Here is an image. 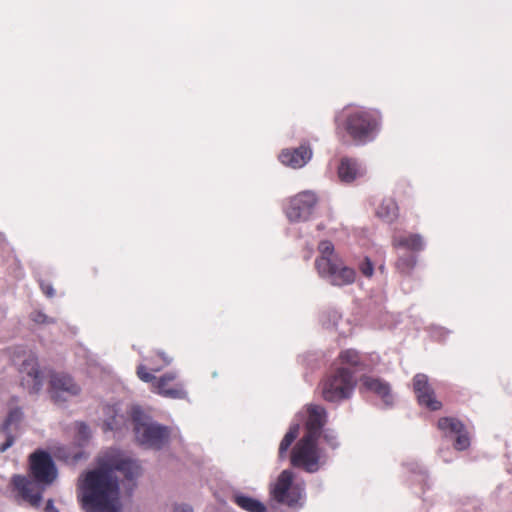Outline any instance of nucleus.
<instances>
[{
	"label": "nucleus",
	"instance_id": "nucleus-36",
	"mask_svg": "<svg viewBox=\"0 0 512 512\" xmlns=\"http://www.w3.org/2000/svg\"><path fill=\"white\" fill-rule=\"evenodd\" d=\"M314 265H315L316 270L320 272V258L319 257H317L315 259Z\"/></svg>",
	"mask_w": 512,
	"mask_h": 512
},
{
	"label": "nucleus",
	"instance_id": "nucleus-12",
	"mask_svg": "<svg viewBox=\"0 0 512 512\" xmlns=\"http://www.w3.org/2000/svg\"><path fill=\"white\" fill-rule=\"evenodd\" d=\"M24 414L20 407L11 408L0 426V432L5 436V442L0 445V453H4L15 442L19 434L20 425L23 421Z\"/></svg>",
	"mask_w": 512,
	"mask_h": 512
},
{
	"label": "nucleus",
	"instance_id": "nucleus-18",
	"mask_svg": "<svg viewBox=\"0 0 512 512\" xmlns=\"http://www.w3.org/2000/svg\"><path fill=\"white\" fill-rule=\"evenodd\" d=\"M361 382L367 391L380 397L385 406L390 407L393 405L394 397L391 393L390 385L387 382L371 376H363Z\"/></svg>",
	"mask_w": 512,
	"mask_h": 512
},
{
	"label": "nucleus",
	"instance_id": "nucleus-11",
	"mask_svg": "<svg viewBox=\"0 0 512 512\" xmlns=\"http://www.w3.org/2000/svg\"><path fill=\"white\" fill-rule=\"evenodd\" d=\"M30 473L38 483L50 484L57 477V470L50 454L43 450L32 453L29 457Z\"/></svg>",
	"mask_w": 512,
	"mask_h": 512
},
{
	"label": "nucleus",
	"instance_id": "nucleus-28",
	"mask_svg": "<svg viewBox=\"0 0 512 512\" xmlns=\"http://www.w3.org/2000/svg\"><path fill=\"white\" fill-rule=\"evenodd\" d=\"M324 416L325 412L322 409V426L324 425ZM322 439H324L325 442L333 449L338 446L337 435L334 431L324 430L322 428Z\"/></svg>",
	"mask_w": 512,
	"mask_h": 512
},
{
	"label": "nucleus",
	"instance_id": "nucleus-33",
	"mask_svg": "<svg viewBox=\"0 0 512 512\" xmlns=\"http://www.w3.org/2000/svg\"><path fill=\"white\" fill-rule=\"evenodd\" d=\"M31 319L36 322V323H39V324H43V323H48V317L42 313V312H39V311H35L31 314Z\"/></svg>",
	"mask_w": 512,
	"mask_h": 512
},
{
	"label": "nucleus",
	"instance_id": "nucleus-31",
	"mask_svg": "<svg viewBox=\"0 0 512 512\" xmlns=\"http://www.w3.org/2000/svg\"><path fill=\"white\" fill-rule=\"evenodd\" d=\"M77 432L81 440L87 441L90 437L89 427L84 422H78L76 424Z\"/></svg>",
	"mask_w": 512,
	"mask_h": 512
},
{
	"label": "nucleus",
	"instance_id": "nucleus-27",
	"mask_svg": "<svg viewBox=\"0 0 512 512\" xmlns=\"http://www.w3.org/2000/svg\"><path fill=\"white\" fill-rule=\"evenodd\" d=\"M340 360L343 364L357 367L361 364L360 356L356 350L348 349L340 354Z\"/></svg>",
	"mask_w": 512,
	"mask_h": 512
},
{
	"label": "nucleus",
	"instance_id": "nucleus-20",
	"mask_svg": "<svg viewBox=\"0 0 512 512\" xmlns=\"http://www.w3.org/2000/svg\"><path fill=\"white\" fill-rule=\"evenodd\" d=\"M105 415L107 416L103 423L105 431H121L123 428H127V418L124 415L118 414L114 407L107 406L105 408Z\"/></svg>",
	"mask_w": 512,
	"mask_h": 512
},
{
	"label": "nucleus",
	"instance_id": "nucleus-26",
	"mask_svg": "<svg viewBox=\"0 0 512 512\" xmlns=\"http://www.w3.org/2000/svg\"><path fill=\"white\" fill-rule=\"evenodd\" d=\"M395 245L402 246L413 251H420L424 248V241L419 234L395 239Z\"/></svg>",
	"mask_w": 512,
	"mask_h": 512
},
{
	"label": "nucleus",
	"instance_id": "nucleus-35",
	"mask_svg": "<svg viewBox=\"0 0 512 512\" xmlns=\"http://www.w3.org/2000/svg\"><path fill=\"white\" fill-rule=\"evenodd\" d=\"M45 511L46 512H59V510L57 508H55V506L53 505V500H51V499H49L47 501Z\"/></svg>",
	"mask_w": 512,
	"mask_h": 512
},
{
	"label": "nucleus",
	"instance_id": "nucleus-1",
	"mask_svg": "<svg viewBox=\"0 0 512 512\" xmlns=\"http://www.w3.org/2000/svg\"><path fill=\"white\" fill-rule=\"evenodd\" d=\"M140 473L139 464L118 449H109L96 458V467L79 479V499L86 512H118L120 509L119 475L133 480Z\"/></svg>",
	"mask_w": 512,
	"mask_h": 512
},
{
	"label": "nucleus",
	"instance_id": "nucleus-37",
	"mask_svg": "<svg viewBox=\"0 0 512 512\" xmlns=\"http://www.w3.org/2000/svg\"><path fill=\"white\" fill-rule=\"evenodd\" d=\"M338 319H340V315L338 313H335L333 316V325L337 324Z\"/></svg>",
	"mask_w": 512,
	"mask_h": 512
},
{
	"label": "nucleus",
	"instance_id": "nucleus-22",
	"mask_svg": "<svg viewBox=\"0 0 512 512\" xmlns=\"http://www.w3.org/2000/svg\"><path fill=\"white\" fill-rule=\"evenodd\" d=\"M233 501L243 510L247 512H266V506L257 499L246 495H235Z\"/></svg>",
	"mask_w": 512,
	"mask_h": 512
},
{
	"label": "nucleus",
	"instance_id": "nucleus-21",
	"mask_svg": "<svg viewBox=\"0 0 512 512\" xmlns=\"http://www.w3.org/2000/svg\"><path fill=\"white\" fill-rule=\"evenodd\" d=\"M147 364H144L148 368V372L154 374L163 370L169 366L172 362V357L163 351H155L153 354L145 358Z\"/></svg>",
	"mask_w": 512,
	"mask_h": 512
},
{
	"label": "nucleus",
	"instance_id": "nucleus-30",
	"mask_svg": "<svg viewBox=\"0 0 512 512\" xmlns=\"http://www.w3.org/2000/svg\"><path fill=\"white\" fill-rule=\"evenodd\" d=\"M416 263V259L414 256L408 255L406 257H401L398 260V268L401 269L403 272H408L410 269L414 267Z\"/></svg>",
	"mask_w": 512,
	"mask_h": 512
},
{
	"label": "nucleus",
	"instance_id": "nucleus-14",
	"mask_svg": "<svg viewBox=\"0 0 512 512\" xmlns=\"http://www.w3.org/2000/svg\"><path fill=\"white\" fill-rule=\"evenodd\" d=\"M312 158V149L307 144H302L296 148L282 149L278 155V160L285 166L292 169H299L305 166Z\"/></svg>",
	"mask_w": 512,
	"mask_h": 512
},
{
	"label": "nucleus",
	"instance_id": "nucleus-16",
	"mask_svg": "<svg viewBox=\"0 0 512 512\" xmlns=\"http://www.w3.org/2000/svg\"><path fill=\"white\" fill-rule=\"evenodd\" d=\"M21 371L26 374L23 383L29 385L30 393H38L43 387V375L39 369L37 358L34 355L26 358L21 365Z\"/></svg>",
	"mask_w": 512,
	"mask_h": 512
},
{
	"label": "nucleus",
	"instance_id": "nucleus-24",
	"mask_svg": "<svg viewBox=\"0 0 512 512\" xmlns=\"http://www.w3.org/2000/svg\"><path fill=\"white\" fill-rule=\"evenodd\" d=\"M398 207L393 199H385L377 208L376 214L386 222H392L397 217Z\"/></svg>",
	"mask_w": 512,
	"mask_h": 512
},
{
	"label": "nucleus",
	"instance_id": "nucleus-9",
	"mask_svg": "<svg viewBox=\"0 0 512 512\" xmlns=\"http://www.w3.org/2000/svg\"><path fill=\"white\" fill-rule=\"evenodd\" d=\"M80 385L73 377L64 372H53L49 379V394L55 403L67 401L70 397L79 395Z\"/></svg>",
	"mask_w": 512,
	"mask_h": 512
},
{
	"label": "nucleus",
	"instance_id": "nucleus-8",
	"mask_svg": "<svg viewBox=\"0 0 512 512\" xmlns=\"http://www.w3.org/2000/svg\"><path fill=\"white\" fill-rule=\"evenodd\" d=\"M294 475L290 470H283L271 488V496L281 504L296 506L302 497V488L293 483Z\"/></svg>",
	"mask_w": 512,
	"mask_h": 512
},
{
	"label": "nucleus",
	"instance_id": "nucleus-10",
	"mask_svg": "<svg viewBox=\"0 0 512 512\" xmlns=\"http://www.w3.org/2000/svg\"><path fill=\"white\" fill-rule=\"evenodd\" d=\"M317 202L318 198L315 193L301 192L288 201L285 214L291 222L305 221L315 210Z\"/></svg>",
	"mask_w": 512,
	"mask_h": 512
},
{
	"label": "nucleus",
	"instance_id": "nucleus-38",
	"mask_svg": "<svg viewBox=\"0 0 512 512\" xmlns=\"http://www.w3.org/2000/svg\"><path fill=\"white\" fill-rule=\"evenodd\" d=\"M45 293L48 295V296H52L53 295V289L52 287H48L46 290H44Z\"/></svg>",
	"mask_w": 512,
	"mask_h": 512
},
{
	"label": "nucleus",
	"instance_id": "nucleus-5",
	"mask_svg": "<svg viewBox=\"0 0 512 512\" xmlns=\"http://www.w3.org/2000/svg\"><path fill=\"white\" fill-rule=\"evenodd\" d=\"M326 261V277L332 285L343 286L354 282L356 273L342 264L330 241H322V261Z\"/></svg>",
	"mask_w": 512,
	"mask_h": 512
},
{
	"label": "nucleus",
	"instance_id": "nucleus-34",
	"mask_svg": "<svg viewBox=\"0 0 512 512\" xmlns=\"http://www.w3.org/2000/svg\"><path fill=\"white\" fill-rule=\"evenodd\" d=\"M173 512H193V509L189 505H177Z\"/></svg>",
	"mask_w": 512,
	"mask_h": 512
},
{
	"label": "nucleus",
	"instance_id": "nucleus-29",
	"mask_svg": "<svg viewBox=\"0 0 512 512\" xmlns=\"http://www.w3.org/2000/svg\"><path fill=\"white\" fill-rule=\"evenodd\" d=\"M456 440L454 443V447L457 450H465L470 445V439L466 432V430H462L461 432L455 434Z\"/></svg>",
	"mask_w": 512,
	"mask_h": 512
},
{
	"label": "nucleus",
	"instance_id": "nucleus-3",
	"mask_svg": "<svg viewBox=\"0 0 512 512\" xmlns=\"http://www.w3.org/2000/svg\"><path fill=\"white\" fill-rule=\"evenodd\" d=\"M131 417L135 438L139 444L160 449L168 442V427L152 422L139 408L133 409Z\"/></svg>",
	"mask_w": 512,
	"mask_h": 512
},
{
	"label": "nucleus",
	"instance_id": "nucleus-4",
	"mask_svg": "<svg viewBox=\"0 0 512 512\" xmlns=\"http://www.w3.org/2000/svg\"><path fill=\"white\" fill-rule=\"evenodd\" d=\"M136 374L141 381L151 384V391L153 393L170 399L187 398V391L183 383H173L177 378L175 372H167L160 377H156L151 372H148V368L145 365L139 364Z\"/></svg>",
	"mask_w": 512,
	"mask_h": 512
},
{
	"label": "nucleus",
	"instance_id": "nucleus-25",
	"mask_svg": "<svg viewBox=\"0 0 512 512\" xmlns=\"http://www.w3.org/2000/svg\"><path fill=\"white\" fill-rule=\"evenodd\" d=\"M299 434V425L294 424L291 425L287 433L284 435L282 441L279 445V458L284 459L286 457V453L290 448L291 444L295 441Z\"/></svg>",
	"mask_w": 512,
	"mask_h": 512
},
{
	"label": "nucleus",
	"instance_id": "nucleus-15",
	"mask_svg": "<svg viewBox=\"0 0 512 512\" xmlns=\"http://www.w3.org/2000/svg\"><path fill=\"white\" fill-rule=\"evenodd\" d=\"M366 167L363 163L354 158L342 157L337 165V175L341 182L352 183L364 177Z\"/></svg>",
	"mask_w": 512,
	"mask_h": 512
},
{
	"label": "nucleus",
	"instance_id": "nucleus-23",
	"mask_svg": "<svg viewBox=\"0 0 512 512\" xmlns=\"http://www.w3.org/2000/svg\"><path fill=\"white\" fill-rule=\"evenodd\" d=\"M438 428L443 431L446 436H455V434L465 429L463 423L453 417H443L439 419Z\"/></svg>",
	"mask_w": 512,
	"mask_h": 512
},
{
	"label": "nucleus",
	"instance_id": "nucleus-17",
	"mask_svg": "<svg viewBox=\"0 0 512 512\" xmlns=\"http://www.w3.org/2000/svg\"><path fill=\"white\" fill-rule=\"evenodd\" d=\"M12 483L22 499L33 507L40 506L42 495L34 483L21 475H15L12 478Z\"/></svg>",
	"mask_w": 512,
	"mask_h": 512
},
{
	"label": "nucleus",
	"instance_id": "nucleus-2",
	"mask_svg": "<svg viewBox=\"0 0 512 512\" xmlns=\"http://www.w3.org/2000/svg\"><path fill=\"white\" fill-rule=\"evenodd\" d=\"M320 437V407L317 405L308 408L306 433L294 446L291 452V465L307 472L318 470L317 444Z\"/></svg>",
	"mask_w": 512,
	"mask_h": 512
},
{
	"label": "nucleus",
	"instance_id": "nucleus-7",
	"mask_svg": "<svg viewBox=\"0 0 512 512\" xmlns=\"http://www.w3.org/2000/svg\"><path fill=\"white\" fill-rule=\"evenodd\" d=\"M376 129L377 122L367 111L357 110L347 117L346 130L353 140L359 144L373 140Z\"/></svg>",
	"mask_w": 512,
	"mask_h": 512
},
{
	"label": "nucleus",
	"instance_id": "nucleus-19",
	"mask_svg": "<svg viewBox=\"0 0 512 512\" xmlns=\"http://www.w3.org/2000/svg\"><path fill=\"white\" fill-rule=\"evenodd\" d=\"M53 453L55 458L69 464H75L85 457L82 448L76 445L55 447Z\"/></svg>",
	"mask_w": 512,
	"mask_h": 512
},
{
	"label": "nucleus",
	"instance_id": "nucleus-6",
	"mask_svg": "<svg viewBox=\"0 0 512 512\" xmlns=\"http://www.w3.org/2000/svg\"><path fill=\"white\" fill-rule=\"evenodd\" d=\"M356 387V380L347 368H338L327 380L322 389V397L331 402H339L348 399Z\"/></svg>",
	"mask_w": 512,
	"mask_h": 512
},
{
	"label": "nucleus",
	"instance_id": "nucleus-39",
	"mask_svg": "<svg viewBox=\"0 0 512 512\" xmlns=\"http://www.w3.org/2000/svg\"><path fill=\"white\" fill-rule=\"evenodd\" d=\"M310 254H311V250H309V253L308 254H305V259H309L310 258Z\"/></svg>",
	"mask_w": 512,
	"mask_h": 512
},
{
	"label": "nucleus",
	"instance_id": "nucleus-32",
	"mask_svg": "<svg viewBox=\"0 0 512 512\" xmlns=\"http://www.w3.org/2000/svg\"><path fill=\"white\" fill-rule=\"evenodd\" d=\"M359 269L366 277H371L373 275V264L368 258H365L364 261L359 265Z\"/></svg>",
	"mask_w": 512,
	"mask_h": 512
},
{
	"label": "nucleus",
	"instance_id": "nucleus-13",
	"mask_svg": "<svg viewBox=\"0 0 512 512\" xmlns=\"http://www.w3.org/2000/svg\"><path fill=\"white\" fill-rule=\"evenodd\" d=\"M413 387L420 405L426 406L432 411L441 408V403L436 400L434 390L428 382L427 375L421 373L415 375L413 378Z\"/></svg>",
	"mask_w": 512,
	"mask_h": 512
}]
</instances>
